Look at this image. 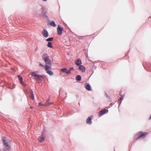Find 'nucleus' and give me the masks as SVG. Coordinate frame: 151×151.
<instances>
[{
    "label": "nucleus",
    "mask_w": 151,
    "mask_h": 151,
    "mask_svg": "<svg viewBox=\"0 0 151 151\" xmlns=\"http://www.w3.org/2000/svg\"><path fill=\"white\" fill-rule=\"evenodd\" d=\"M3 143L4 150L6 151H9L11 148V141L10 140L5 137L2 138Z\"/></svg>",
    "instance_id": "nucleus-1"
},
{
    "label": "nucleus",
    "mask_w": 151,
    "mask_h": 151,
    "mask_svg": "<svg viewBox=\"0 0 151 151\" xmlns=\"http://www.w3.org/2000/svg\"><path fill=\"white\" fill-rule=\"evenodd\" d=\"M37 72H33L31 74L32 76L34 77L36 80L38 82H41L42 81V79L43 78L44 76L43 75H39L37 74Z\"/></svg>",
    "instance_id": "nucleus-2"
},
{
    "label": "nucleus",
    "mask_w": 151,
    "mask_h": 151,
    "mask_svg": "<svg viewBox=\"0 0 151 151\" xmlns=\"http://www.w3.org/2000/svg\"><path fill=\"white\" fill-rule=\"evenodd\" d=\"M147 134V133L140 132L135 135L134 137L137 139H142L144 138Z\"/></svg>",
    "instance_id": "nucleus-3"
},
{
    "label": "nucleus",
    "mask_w": 151,
    "mask_h": 151,
    "mask_svg": "<svg viewBox=\"0 0 151 151\" xmlns=\"http://www.w3.org/2000/svg\"><path fill=\"white\" fill-rule=\"evenodd\" d=\"M45 138V136L44 134V132H42V134L40 136L38 139L40 142H42L44 141Z\"/></svg>",
    "instance_id": "nucleus-4"
},
{
    "label": "nucleus",
    "mask_w": 151,
    "mask_h": 151,
    "mask_svg": "<svg viewBox=\"0 0 151 151\" xmlns=\"http://www.w3.org/2000/svg\"><path fill=\"white\" fill-rule=\"evenodd\" d=\"M63 30V29L60 27L59 25H58L57 29V32L59 35H62Z\"/></svg>",
    "instance_id": "nucleus-5"
},
{
    "label": "nucleus",
    "mask_w": 151,
    "mask_h": 151,
    "mask_svg": "<svg viewBox=\"0 0 151 151\" xmlns=\"http://www.w3.org/2000/svg\"><path fill=\"white\" fill-rule=\"evenodd\" d=\"M108 111L107 109H104L102 110L99 112V116H101L103 115L105 113H107Z\"/></svg>",
    "instance_id": "nucleus-6"
},
{
    "label": "nucleus",
    "mask_w": 151,
    "mask_h": 151,
    "mask_svg": "<svg viewBox=\"0 0 151 151\" xmlns=\"http://www.w3.org/2000/svg\"><path fill=\"white\" fill-rule=\"evenodd\" d=\"M42 33L43 36L45 37H47L49 35V34L47 31L44 29L42 32Z\"/></svg>",
    "instance_id": "nucleus-7"
},
{
    "label": "nucleus",
    "mask_w": 151,
    "mask_h": 151,
    "mask_svg": "<svg viewBox=\"0 0 151 151\" xmlns=\"http://www.w3.org/2000/svg\"><path fill=\"white\" fill-rule=\"evenodd\" d=\"M63 73H65L67 74H69L70 73V71L67 70V69L66 68H62L60 70Z\"/></svg>",
    "instance_id": "nucleus-8"
},
{
    "label": "nucleus",
    "mask_w": 151,
    "mask_h": 151,
    "mask_svg": "<svg viewBox=\"0 0 151 151\" xmlns=\"http://www.w3.org/2000/svg\"><path fill=\"white\" fill-rule=\"evenodd\" d=\"M92 118L91 116H89L86 120V122L88 124H91L92 123V121H91Z\"/></svg>",
    "instance_id": "nucleus-9"
},
{
    "label": "nucleus",
    "mask_w": 151,
    "mask_h": 151,
    "mask_svg": "<svg viewBox=\"0 0 151 151\" xmlns=\"http://www.w3.org/2000/svg\"><path fill=\"white\" fill-rule=\"evenodd\" d=\"M85 87L86 89L88 91H91L92 90L91 86L88 83H86L85 85Z\"/></svg>",
    "instance_id": "nucleus-10"
},
{
    "label": "nucleus",
    "mask_w": 151,
    "mask_h": 151,
    "mask_svg": "<svg viewBox=\"0 0 151 151\" xmlns=\"http://www.w3.org/2000/svg\"><path fill=\"white\" fill-rule=\"evenodd\" d=\"M44 60L45 62V63L47 64L50 65L51 64V61L50 60L49 57L47 59H45Z\"/></svg>",
    "instance_id": "nucleus-11"
},
{
    "label": "nucleus",
    "mask_w": 151,
    "mask_h": 151,
    "mask_svg": "<svg viewBox=\"0 0 151 151\" xmlns=\"http://www.w3.org/2000/svg\"><path fill=\"white\" fill-rule=\"evenodd\" d=\"M79 70H81L82 72H84L85 71V67L82 65L79 66Z\"/></svg>",
    "instance_id": "nucleus-12"
},
{
    "label": "nucleus",
    "mask_w": 151,
    "mask_h": 151,
    "mask_svg": "<svg viewBox=\"0 0 151 151\" xmlns=\"http://www.w3.org/2000/svg\"><path fill=\"white\" fill-rule=\"evenodd\" d=\"M75 64L77 65H79L82 63L81 60L80 59H78L75 61Z\"/></svg>",
    "instance_id": "nucleus-13"
},
{
    "label": "nucleus",
    "mask_w": 151,
    "mask_h": 151,
    "mask_svg": "<svg viewBox=\"0 0 151 151\" xmlns=\"http://www.w3.org/2000/svg\"><path fill=\"white\" fill-rule=\"evenodd\" d=\"M42 57L43 59L44 60L45 59H47L48 58V57H49V56L46 53H44L43 54Z\"/></svg>",
    "instance_id": "nucleus-14"
},
{
    "label": "nucleus",
    "mask_w": 151,
    "mask_h": 151,
    "mask_svg": "<svg viewBox=\"0 0 151 151\" xmlns=\"http://www.w3.org/2000/svg\"><path fill=\"white\" fill-rule=\"evenodd\" d=\"M31 95H30V98H31V99L32 100H34V95L33 94V91L32 90H31Z\"/></svg>",
    "instance_id": "nucleus-15"
},
{
    "label": "nucleus",
    "mask_w": 151,
    "mask_h": 151,
    "mask_svg": "<svg viewBox=\"0 0 151 151\" xmlns=\"http://www.w3.org/2000/svg\"><path fill=\"white\" fill-rule=\"evenodd\" d=\"M50 26L53 27H55L56 26V25L54 21H52L50 22Z\"/></svg>",
    "instance_id": "nucleus-16"
},
{
    "label": "nucleus",
    "mask_w": 151,
    "mask_h": 151,
    "mask_svg": "<svg viewBox=\"0 0 151 151\" xmlns=\"http://www.w3.org/2000/svg\"><path fill=\"white\" fill-rule=\"evenodd\" d=\"M81 77L80 75H78L76 77V79L78 81H80L81 80Z\"/></svg>",
    "instance_id": "nucleus-17"
},
{
    "label": "nucleus",
    "mask_w": 151,
    "mask_h": 151,
    "mask_svg": "<svg viewBox=\"0 0 151 151\" xmlns=\"http://www.w3.org/2000/svg\"><path fill=\"white\" fill-rule=\"evenodd\" d=\"M46 72L50 76H52L53 75V72L50 70H47V71H46Z\"/></svg>",
    "instance_id": "nucleus-18"
},
{
    "label": "nucleus",
    "mask_w": 151,
    "mask_h": 151,
    "mask_svg": "<svg viewBox=\"0 0 151 151\" xmlns=\"http://www.w3.org/2000/svg\"><path fill=\"white\" fill-rule=\"evenodd\" d=\"M47 46L48 47H50V48H52L53 47V46L52 45V42H49L47 45Z\"/></svg>",
    "instance_id": "nucleus-19"
},
{
    "label": "nucleus",
    "mask_w": 151,
    "mask_h": 151,
    "mask_svg": "<svg viewBox=\"0 0 151 151\" xmlns=\"http://www.w3.org/2000/svg\"><path fill=\"white\" fill-rule=\"evenodd\" d=\"M105 96L109 101H111V99L110 97L107 95L106 93H105Z\"/></svg>",
    "instance_id": "nucleus-20"
},
{
    "label": "nucleus",
    "mask_w": 151,
    "mask_h": 151,
    "mask_svg": "<svg viewBox=\"0 0 151 151\" xmlns=\"http://www.w3.org/2000/svg\"><path fill=\"white\" fill-rule=\"evenodd\" d=\"M51 103H50L49 102V99H48L47 100V102L45 103V106H50V104H51Z\"/></svg>",
    "instance_id": "nucleus-21"
},
{
    "label": "nucleus",
    "mask_w": 151,
    "mask_h": 151,
    "mask_svg": "<svg viewBox=\"0 0 151 151\" xmlns=\"http://www.w3.org/2000/svg\"><path fill=\"white\" fill-rule=\"evenodd\" d=\"M45 71H47V70H49V68L50 67V66L47 65H45Z\"/></svg>",
    "instance_id": "nucleus-22"
},
{
    "label": "nucleus",
    "mask_w": 151,
    "mask_h": 151,
    "mask_svg": "<svg viewBox=\"0 0 151 151\" xmlns=\"http://www.w3.org/2000/svg\"><path fill=\"white\" fill-rule=\"evenodd\" d=\"M18 78L19 79V80L20 81V83H22V82H23L22 77H21L19 76H18Z\"/></svg>",
    "instance_id": "nucleus-23"
},
{
    "label": "nucleus",
    "mask_w": 151,
    "mask_h": 151,
    "mask_svg": "<svg viewBox=\"0 0 151 151\" xmlns=\"http://www.w3.org/2000/svg\"><path fill=\"white\" fill-rule=\"evenodd\" d=\"M53 40V38L52 37H50L47 39L46 40V41H52Z\"/></svg>",
    "instance_id": "nucleus-24"
},
{
    "label": "nucleus",
    "mask_w": 151,
    "mask_h": 151,
    "mask_svg": "<svg viewBox=\"0 0 151 151\" xmlns=\"http://www.w3.org/2000/svg\"><path fill=\"white\" fill-rule=\"evenodd\" d=\"M39 106H45V104H43L42 103H39Z\"/></svg>",
    "instance_id": "nucleus-25"
},
{
    "label": "nucleus",
    "mask_w": 151,
    "mask_h": 151,
    "mask_svg": "<svg viewBox=\"0 0 151 151\" xmlns=\"http://www.w3.org/2000/svg\"><path fill=\"white\" fill-rule=\"evenodd\" d=\"M124 99V96H122L121 97H120V99L119 100V101H122L123 99Z\"/></svg>",
    "instance_id": "nucleus-26"
},
{
    "label": "nucleus",
    "mask_w": 151,
    "mask_h": 151,
    "mask_svg": "<svg viewBox=\"0 0 151 151\" xmlns=\"http://www.w3.org/2000/svg\"><path fill=\"white\" fill-rule=\"evenodd\" d=\"M74 69V68L73 67H70L69 68V70L68 71H70H70L72 70H73Z\"/></svg>",
    "instance_id": "nucleus-27"
},
{
    "label": "nucleus",
    "mask_w": 151,
    "mask_h": 151,
    "mask_svg": "<svg viewBox=\"0 0 151 151\" xmlns=\"http://www.w3.org/2000/svg\"><path fill=\"white\" fill-rule=\"evenodd\" d=\"M21 83L24 86H25L27 85L26 84L24 83L23 82H22V83Z\"/></svg>",
    "instance_id": "nucleus-28"
},
{
    "label": "nucleus",
    "mask_w": 151,
    "mask_h": 151,
    "mask_svg": "<svg viewBox=\"0 0 151 151\" xmlns=\"http://www.w3.org/2000/svg\"><path fill=\"white\" fill-rule=\"evenodd\" d=\"M122 101H119V106L122 103Z\"/></svg>",
    "instance_id": "nucleus-29"
},
{
    "label": "nucleus",
    "mask_w": 151,
    "mask_h": 151,
    "mask_svg": "<svg viewBox=\"0 0 151 151\" xmlns=\"http://www.w3.org/2000/svg\"><path fill=\"white\" fill-rule=\"evenodd\" d=\"M40 65L42 66V67L44 66V65L42 64L41 63H40Z\"/></svg>",
    "instance_id": "nucleus-30"
},
{
    "label": "nucleus",
    "mask_w": 151,
    "mask_h": 151,
    "mask_svg": "<svg viewBox=\"0 0 151 151\" xmlns=\"http://www.w3.org/2000/svg\"><path fill=\"white\" fill-rule=\"evenodd\" d=\"M42 10H43V9H42V8H41V9H40V11H42Z\"/></svg>",
    "instance_id": "nucleus-31"
},
{
    "label": "nucleus",
    "mask_w": 151,
    "mask_h": 151,
    "mask_svg": "<svg viewBox=\"0 0 151 151\" xmlns=\"http://www.w3.org/2000/svg\"><path fill=\"white\" fill-rule=\"evenodd\" d=\"M37 13L38 14H41L40 13H38V12H37Z\"/></svg>",
    "instance_id": "nucleus-32"
},
{
    "label": "nucleus",
    "mask_w": 151,
    "mask_h": 151,
    "mask_svg": "<svg viewBox=\"0 0 151 151\" xmlns=\"http://www.w3.org/2000/svg\"><path fill=\"white\" fill-rule=\"evenodd\" d=\"M42 1H47V0H42Z\"/></svg>",
    "instance_id": "nucleus-33"
}]
</instances>
